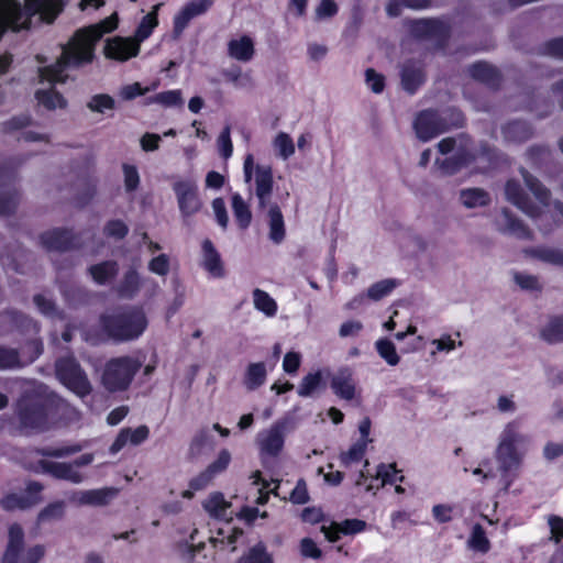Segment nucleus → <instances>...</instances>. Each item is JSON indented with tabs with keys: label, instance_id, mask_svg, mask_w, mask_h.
I'll use <instances>...</instances> for the list:
<instances>
[{
	"label": "nucleus",
	"instance_id": "obj_9",
	"mask_svg": "<svg viewBox=\"0 0 563 563\" xmlns=\"http://www.w3.org/2000/svg\"><path fill=\"white\" fill-rule=\"evenodd\" d=\"M55 368L60 383L77 396L85 397L92 391L87 374L74 357L58 360Z\"/></svg>",
	"mask_w": 563,
	"mask_h": 563
},
{
	"label": "nucleus",
	"instance_id": "obj_42",
	"mask_svg": "<svg viewBox=\"0 0 563 563\" xmlns=\"http://www.w3.org/2000/svg\"><path fill=\"white\" fill-rule=\"evenodd\" d=\"M369 442L372 439H361L354 443L347 452L341 454L342 464L349 466L351 463L358 462L364 456Z\"/></svg>",
	"mask_w": 563,
	"mask_h": 563
},
{
	"label": "nucleus",
	"instance_id": "obj_21",
	"mask_svg": "<svg viewBox=\"0 0 563 563\" xmlns=\"http://www.w3.org/2000/svg\"><path fill=\"white\" fill-rule=\"evenodd\" d=\"M255 53L254 43L247 35L240 38L231 40L228 43V54L231 58L239 62H249L253 58Z\"/></svg>",
	"mask_w": 563,
	"mask_h": 563
},
{
	"label": "nucleus",
	"instance_id": "obj_36",
	"mask_svg": "<svg viewBox=\"0 0 563 563\" xmlns=\"http://www.w3.org/2000/svg\"><path fill=\"white\" fill-rule=\"evenodd\" d=\"M232 209L239 225L242 229L247 228L252 220V213L249 205L239 194L232 196Z\"/></svg>",
	"mask_w": 563,
	"mask_h": 563
},
{
	"label": "nucleus",
	"instance_id": "obj_24",
	"mask_svg": "<svg viewBox=\"0 0 563 563\" xmlns=\"http://www.w3.org/2000/svg\"><path fill=\"white\" fill-rule=\"evenodd\" d=\"M423 79L424 76L420 65L416 63H408L404 66L401 71L404 89L412 93L422 84Z\"/></svg>",
	"mask_w": 563,
	"mask_h": 563
},
{
	"label": "nucleus",
	"instance_id": "obj_37",
	"mask_svg": "<svg viewBox=\"0 0 563 563\" xmlns=\"http://www.w3.org/2000/svg\"><path fill=\"white\" fill-rule=\"evenodd\" d=\"M140 288V277L134 269L128 271L120 284L118 285V292L121 297L131 298L136 294Z\"/></svg>",
	"mask_w": 563,
	"mask_h": 563
},
{
	"label": "nucleus",
	"instance_id": "obj_44",
	"mask_svg": "<svg viewBox=\"0 0 563 563\" xmlns=\"http://www.w3.org/2000/svg\"><path fill=\"white\" fill-rule=\"evenodd\" d=\"M24 362L21 361L18 350L0 346V369L21 367Z\"/></svg>",
	"mask_w": 563,
	"mask_h": 563
},
{
	"label": "nucleus",
	"instance_id": "obj_57",
	"mask_svg": "<svg viewBox=\"0 0 563 563\" xmlns=\"http://www.w3.org/2000/svg\"><path fill=\"white\" fill-rule=\"evenodd\" d=\"M128 227L121 220H112L104 227V233L114 239H123L128 234Z\"/></svg>",
	"mask_w": 563,
	"mask_h": 563
},
{
	"label": "nucleus",
	"instance_id": "obj_41",
	"mask_svg": "<svg viewBox=\"0 0 563 563\" xmlns=\"http://www.w3.org/2000/svg\"><path fill=\"white\" fill-rule=\"evenodd\" d=\"M376 350L382 358H384L388 365L396 366L400 357L397 354L395 344L388 339H380L376 342Z\"/></svg>",
	"mask_w": 563,
	"mask_h": 563
},
{
	"label": "nucleus",
	"instance_id": "obj_19",
	"mask_svg": "<svg viewBox=\"0 0 563 563\" xmlns=\"http://www.w3.org/2000/svg\"><path fill=\"white\" fill-rule=\"evenodd\" d=\"M498 224L500 231L518 239L530 240L532 238V232L507 209L501 211Z\"/></svg>",
	"mask_w": 563,
	"mask_h": 563
},
{
	"label": "nucleus",
	"instance_id": "obj_2",
	"mask_svg": "<svg viewBox=\"0 0 563 563\" xmlns=\"http://www.w3.org/2000/svg\"><path fill=\"white\" fill-rule=\"evenodd\" d=\"M59 11L60 0H0V37L7 29H27L34 14L49 23Z\"/></svg>",
	"mask_w": 563,
	"mask_h": 563
},
{
	"label": "nucleus",
	"instance_id": "obj_23",
	"mask_svg": "<svg viewBox=\"0 0 563 563\" xmlns=\"http://www.w3.org/2000/svg\"><path fill=\"white\" fill-rule=\"evenodd\" d=\"M203 267L213 276L222 277L224 274L223 265L219 253L216 251L210 240L202 243Z\"/></svg>",
	"mask_w": 563,
	"mask_h": 563
},
{
	"label": "nucleus",
	"instance_id": "obj_39",
	"mask_svg": "<svg viewBox=\"0 0 563 563\" xmlns=\"http://www.w3.org/2000/svg\"><path fill=\"white\" fill-rule=\"evenodd\" d=\"M541 336L549 343L563 342V317H555L542 329Z\"/></svg>",
	"mask_w": 563,
	"mask_h": 563
},
{
	"label": "nucleus",
	"instance_id": "obj_22",
	"mask_svg": "<svg viewBox=\"0 0 563 563\" xmlns=\"http://www.w3.org/2000/svg\"><path fill=\"white\" fill-rule=\"evenodd\" d=\"M526 256L539 260L543 263L563 267V250L551 246H538L526 249Z\"/></svg>",
	"mask_w": 563,
	"mask_h": 563
},
{
	"label": "nucleus",
	"instance_id": "obj_56",
	"mask_svg": "<svg viewBox=\"0 0 563 563\" xmlns=\"http://www.w3.org/2000/svg\"><path fill=\"white\" fill-rule=\"evenodd\" d=\"M81 450L80 445L63 446L58 449H42L38 453L43 456L65 457L78 453Z\"/></svg>",
	"mask_w": 563,
	"mask_h": 563
},
{
	"label": "nucleus",
	"instance_id": "obj_49",
	"mask_svg": "<svg viewBox=\"0 0 563 563\" xmlns=\"http://www.w3.org/2000/svg\"><path fill=\"white\" fill-rule=\"evenodd\" d=\"M19 194L15 190L0 191V216L13 213L19 205Z\"/></svg>",
	"mask_w": 563,
	"mask_h": 563
},
{
	"label": "nucleus",
	"instance_id": "obj_50",
	"mask_svg": "<svg viewBox=\"0 0 563 563\" xmlns=\"http://www.w3.org/2000/svg\"><path fill=\"white\" fill-rule=\"evenodd\" d=\"M152 101L161 103L165 107H181L184 103L180 90H168L159 92L153 97Z\"/></svg>",
	"mask_w": 563,
	"mask_h": 563
},
{
	"label": "nucleus",
	"instance_id": "obj_17",
	"mask_svg": "<svg viewBox=\"0 0 563 563\" xmlns=\"http://www.w3.org/2000/svg\"><path fill=\"white\" fill-rule=\"evenodd\" d=\"M331 388L340 398L352 400L356 394L352 369L349 367L338 369V372L331 376Z\"/></svg>",
	"mask_w": 563,
	"mask_h": 563
},
{
	"label": "nucleus",
	"instance_id": "obj_14",
	"mask_svg": "<svg viewBox=\"0 0 563 563\" xmlns=\"http://www.w3.org/2000/svg\"><path fill=\"white\" fill-rule=\"evenodd\" d=\"M118 493L114 487L74 492L69 496V501L77 506L101 507L114 499Z\"/></svg>",
	"mask_w": 563,
	"mask_h": 563
},
{
	"label": "nucleus",
	"instance_id": "obj_27",
	"mask_svg": "<svg viewBox=\"0 0 563 563\" xmlns=\"http://www.w3.org/2000/svg\"><path fill=\"white\" fill-rule=\"evenodd\" d=\"M468 73L472 78L489 86H496L499 81L498 71L487 63H476L472 65Z\"/></svg>",
	"mask_w": 563,
	"mask_h": 563
},
{
	"label": "nucleus",
	"instance_id": "obj_5",
	"mask_svg": "<svg viewBox=\"0 0 563 563\" xmlns=\"http://www.w3.org/2000/svg\"><path fill=\"white\" fill-rule=\"evenodd\" d=\"M102 330L114 341H132L137 339L147 327L143 309L124 307L104 313L100 318Z\"/></svg>",
	"mask_w": 563,
	"mask_h": 563
},
{
	"label": "nucleus",
	"instance_id": "obj_25",
	"mask_svg": "<svg viewBox=\"0 0 563 563\" xmlns=\"http://www.w3.org/2000/svg\"><path fill=\"white\" fill-rule=\"evenodd\" d=\"M231 504L227 501L221 493L211 494L203 503V508L213 518L228 519V509Z\"/></svg>",
	"mask_w": 563,
	"mask_h": 563
},
{
	"label": "nucleus",
	"instance_id": "obj_16",
	"mask_svg": "<svg viewBox=\"0 0 563 563\" xmlns=\"http://www.w3.org/2000/svg\"><path fill=\"white\" fill-rule=\"evenodd\" d=\"M38 465L44 473L51 474L57 479L68 481L73 484H80L85 478L78 470L74 468L71 463L42 460L38 462Z\"/></svg>",
	"mask_w": 563,
	"mask_h": 563
},
{
	"label": "nucleus",
	"instance_id": "obj_4",
	"mask_svg": "<svg viewBox=\"0 0 563 563\" xmlns=\"http://www.w3.org/2000/svg\"><path fill=\"white\" fill-rule=\"evenodd\" d=\"M529 442V435L521 432L520 423L517 420L510 421L504 427L495 450L498 471L503 477H507L511 472L520 468Z\"/></svg>",
	"mask_w": 563,
	"mask_h": 563
},
{
	"label": "nucleus",
	"instance_id": "obj_64",
	"mask_svg": "<svg viewBox=\"0 0 563 563\" xmlns=\"http://www.w3.org/2000/svg\"><path fill=\"white\" fill-rule=\"evenodd\" d=\"M34 303L40 309V311L46 316L54 317L57 314L55 303L43 295H36L34 297Z\"/></svg>",
	"mask_w": 563,
	"mask_h": 563
},
{
	"label": "nucleus",
	"instance_id": "obj_43",
	"mask_svg": "<svg viewBox=\"0 0 563 563\" xmlns=\"http://www.w3.org/2000/svg\"><path fill=\"white\" fill-rule=\"evenodd\" d=\"M397 286V282L394 279H384L372 285L366 292L368 299L378 301Z\"/></svg>",
	"mask_w": 563,
	"mask_h": 563
},
{
	"label": "nucleus",
	"instance_id": "obj_3",
	"mask_svg": "<svg viewBox=\"0 0 563 563\" xmlns=\"http://www.w3.org/2000/svg\"><path fill=\"white\" fill-rule=\"evenodd\" d=\"M526 187L531 191L536 201L526 194L521 184L516 179H509L505 185L507 201L531 218H538L550 206V190L525 168H520Z\"/></svg>",
	"mask_w": 563,
	"mask_h": 563
},
{
	"label": "nucleus",
	"instance_id": "obj_7",
	"mask_svg": "<svg viewBox=\"0 0 563 563\" xmlns=\"http://www.w3.org/2000/svg\"><path fill=\"white\" fill-rule=\"evenodd\" d=\"M142 364L132 356H119L109 360L101 374V385L109 393L123 391L129 388Z\"/></svg>",
	"mask_w": 563,
	"mask_h": 563
},
{
	"label": "nucleus",
	"instance_id": "obj_26",
	"mask_svg": "<svg viewBox=\"0 0 563 563\" xmlns=\"http://www.w3.org/2000/svg\"><path fill=\"white\" fill-rule=\"evenodd\" d=\"M119 272L118 263L107 261L89 267V273L93 280L100 285L112 280Z\"/></svg>",
	"mask_w": 563,
	"mask_h": 563
},
{
	"label": "nucleus",
	"instance_id": "obj_35",
	"mask_svg": "<svg viewBox=\"0 0 563 563\" xmlns=\"http://www.w3.org/2000/svg\"><path fill=\"white\" fill-rule=\"evenodd\" d=\"M467 545L471 550L487 553L490 549V542L486 537V532L481 525H475L472 529L471 536L467 540Z\"/></svg>",
	"mask_w": 563,
	"mask_h": 563
},
{
	"label": "nucleus",
	"instance_id": "obj_12",
	"mask_svg": "<svg viewBox=\"0 0 563 563\" xmlns=\"http://www.w3.org/2000/svg\"><path fill=\"white\" fill-rule=\"evenodd\" d=\"M179 210L184 217L197 213L202 202L198 196V188L192 180H177L173 185Z\"/></svg>",
	"mask_w": 563,
	"mask_h": 563
},
{
	"label": "nucleus",
	"instance_id": "obj_11",
	"mask_svg": "<svg viewBox=\"0 0 563 563\" xmlns=\"http://www.w3.org/2000/svg\"><path fill=\"white\" fill-rule=\"evenodd\" d=\"M415 130L419 140L427 142L449 129L445 118L432 110L419 113L415 121Z\"/></svg>",
	"mask_w": 563,
	"mask_h": 563
},
{
	"label": "nucleus",
	"instance_id": "obj_29",
	"mask_svg": "<svg viewBox=\"0 0 563 563\" xmlns=\"http://www.w3.org/2000/svg\"><path fill=\"white\" fill-rule=\"evenodd\" d=\"M460 200L466 208H478L487 206L490 198L484 189L468 188L460 192Z\"/></svg>",
	"mask_w": 563,
	"mask_h": 563
},
{
	"label": "nucleus",
	"instance_id": "obj_48",
	"mask_svg": "<svg viewBox=\"0 0 563 563\" xmlns=\"http://www.w3.org/2000/svg\"><path fill=\"white\" fill-rule=\"evenodd\" d=\"M440 24L433 20H419L415 21L411 26V32L417 37H430L439 31Z\"/></svg>",
	"mask_w": 563,
	"mask_h": 563
},
{
	"label": "nucleus",
	"instance_id": "obj_38",
	"mask_svg": "<svg viewBox=\"0 0 563 563\" xmlns=\"http://www.w3.org/2000/svg\"><path fill=\"white\" fill-rule=\"evenodd\" d=\"M41 500L40 497L31 498L11 494L1 499L0 505L4 510L12 511L15 509H26L36 505Z\"/></svg>",
	"mask_w": 563,
	"mask_h": 563
},
{
	"label": "nucleus",
	"instance_id": "obj_31",
	"mask_svg": "<svg viewBox=\"0 0 563 563\" xmlns=\"http://www.w3.org/2000/svg\"><path fill=\"white\" fill-rule=\"evenodd\" d=\"M266 379V367L264 363H252L247 366L244 377V385L249 390L262 386Z\"/></svg>",
	"mask_w": 563,
	"mask_h": 563
},
{
	"label": "nucleus",
	"instance_id": "obj_53",
	"mask_svg": "<svg viewBox=\"0 0 563 563\" xmlns=\"http://www.w3.org/2000/svg\"><path fill=\"white\" fill-rule=\"evenodd\" d=\"M289 500L296 505H302L309 501L307 484L303 479H299L290 493Z\"/></svg>",
	"mask_w": 563,
	"mask_h": 563
},
{
	"label": "nucleus",
	"instance_id": "obj_34",
	"mask_svg": "<svg viewBox=\"0 0 563 563\" xmlns=\"http://www.w3.org/2000/svg\"><path fill=\"white\" fill-rule=\"evenodd\" d=\"M253 303L254 307L266 317H274L276 314V301L262 289L256 288L253 290Z\"/></svg>",
	"mask_w": 563,
	"mask_h": 563
},
{
	"label": "nucleus",
	"instance_id": "obj_28",
	"mask_svg": "<svg viewBox=\"0 0 563 563\" xmlns=\"http://www.w3.org/2000/svg\"><path fill=\"white\" fill-rule=\"evenodd\" d=\"M42 245L48 251H63L69 244V233L67 231L54 230L41 235Z\"/></svg>",
	"mask_w": 563,
	"mask_h": 563
},
{
	"label": "nucleus",
	"instance_id": "obj_20",
	"mask_svg": "<svg viewBox=\"0 0 563 563\" xmlns=\"http://www.w3.org/2000/svg\"><path fill=\"white\" fill-rule=\"evenodd\" d=\"M148 433L150 430L146 426H140L134 430L130 428L122 429L112 443L110 450L115 453L128 443L137 445L147 439Z\"/></svg>",
	"mask_w": 563,
	"mask_h": 563
},
{
	"label": "nucleus",
	"instance_id": "obj_46",
	"mask_svg": "<svg viewBox=\"0 0 563 563\" xmlns=\"http://www.w3.org/2000/svg\"><path fill=\"white\" fill-rule=\"evenodd\" d=\"M505 136L511 141L521 142L532 134L531 129L525 122H514L504 130Z\"/></svg>",
	"mask_w": 563,
	"mask_h": 563
},
{
	"label": "nucleus",
	"instance_id": "obj_61",
	"mask_svg": "<svg viewBox=\"0 0 563 563\" xmlns=\"http://www.w3.org/2000/svg\"><path fill=\"white\" fill-rule=\"evenodd\" d=\"M514 279L517 285H519L522 289H539L540 285L538 278L533 275L525 274V273H515Z\"/></svg>",
	"mask_w": 563,
	"mask_h": 563
},
{
	"label": "nucleus",
	"instance_id": "obj_51",
	"mask_svg": "<svg viewBox=\"0 0 563 563\" xmlns=\"http://www.w3.org/2000/svg\"><path fill=\"white\" fill-rule=\"evenodd\" d=\"M87 107L93 112L103 113L114 108V100L109 95H96L89 100Z\"/></svg>",
	"mask_w": 563,
	"mask_h": 563
},
{
	"label": "nucleus",
	"instance_id": "obj_47",
	"mask_svg": "<svg viewBox=\"0 0 563 563\" xmlns=\"http://www.w3.org/2000/svg\"><path fill=\"white\" fill-rule=\"evenodd\" d=\"M273 144L275 150L278 152V155L284 159H287L295 153L294 142L285 132H279L274 139Z\"/></svg>",
	"mask_w": 563,
	"mask_h": 563
},
{
	"label": "nucleus",
	"instance_id": "obj_32",
	"mask_svg": "<svg viewBox=\"0 0 563 563\" xmlns=\"http://www.w3.org/2000/svg\"><path fill=\"white\" fill-rule=\"evenodd\" d=\"M159 7L161 4L154 5L152 11L143 16L133 36V40L137 41L139 45L151 35L153 29L157 25V11Z\"/></svg>",
	"mask_w": 563,
	"mask_h": 563
},
{
	"label": "nucleus",
	"instance_id": "obj_54",
	"mask_svg": "<svg viewBox=\"0 0 563 563\" xmlns=\"http://www.w3.org/2000/svg\"><path fill=\"white\" fill-rule=\"evenodd\" d=\"M124 187L128 191H134L140 184V176L136 167L132 165H123Z\"/></svg>",
	"mask_w": 563,
	"mask_h": 563
},
{
	"label": "nucleus",
	"instance_id": "obj_30",
	"mask_svg": "<svg viewBox=\"0 0 563 563\" xmlns=\"http://www.w3.org/2000/svg\"><path fill=\"white\" fill-rule=\"evenodd\" d=\"M35 97L38 103L47 110L64 109L67 106L66 99L53 88L37 90Z\"/></svg>",
	"mask_w": 563,
	"mask_h": 563
},
{
	"label": "nucleus",
	"instance_id": "obj_59",
	"mask_svg": "<svg viewBox=\"0 0 563 563\" xmlns=\"http://www.w3.org/2000/svg\"><path fill=\"white\" fill-rule=\"evenodd\" d=\"M300 552L305 558L320 559L322 556L321 550L317 547L316 542L310 538H303L300 542Z\"/></svg>",
	"mask_w": 563,
	"mask_h": 563
},
{
	"label": "nucleus",
	"instance_id": "obj_33",
	"mask_svg": "<svg viewBox=\"0 0 563 563\" xmlns=\"http://www.w3.org/2000/svg\"><path fill=\"white\" fill-rule=\"evenodd\" d=\"M236 563H274V559L265 544L260 542L244 553Z\"/></svg>",
	"mask_w": 563,
	"mask_h": 563
},
{
	"label": "nucleus",
	"instance_id": "obj_60",
	"mask_svg": "<svg viewBox=\"0 0 563 563\" xmlns=\"http://www.w3.org/2000/svg\"><path fill=\"white\" fill-rule=\"evenodd\" d=\"M231 461V454L228 450H221L217 460L211 463L207 468L214 475L227 470L229 463Z\"/></svg>",
	"mask_w": 563,
	"mask_h": 563
},
{
	"label": "nucleus",
	"instance_id": "obj_62",
	"mask_svg": "<svg viewBox=\"0 0 563 563\" xmlns=\"http://www.w3.org/2000/svg\"><path fill=\"white\" fill-rule=\"evenodd\" d=\"M212 209H213V212H214L218 223L223 229H227L228 223H229V217L227 213L224 200L222 198H216L212 201Z\"/></svg>",
	"mask_w": 563,
	"mask_h": 563
},
{
	"label": "nucleus",
	"instance_id": "obj_6",
	"mask_svg": "<svg viewBox=\"0 0 563 563\" xmlns=\"http://www.w3.org/2000/svg\"><path fill=\"white\" fill-rule=\"evenodd\" d=\"M255 195L258 199V208L267 211V223L269 227V239L279 244L286 235L284 217L280 208L276 203H271L273 194V170L271 166L257 165L255 167Z\"/></svg>",
	"mask_w": 563,
	"mask_h": 563
},
{
	"label": "nucleus",
	"instance_id": "obj_10",
	"mask_svg": "<svg viewBox=\"0 0 563 563\" xmlns=\"http://www.w3.org/2000/svg\"><path fill=\"white\" fill-rule=\"evenodd\" d=\"M49 407L41 401L31 399L19 404V418L23 427L34 431H45L49 427Z\"/></svg>",
	"mask_w": 563,
	"mask_h": 563
},
{
	"label": "nucleus",
	"instance_id": "obj_1",
	"mask_svg": "<svg viewBox=\"0 0 563 563\" xmlns=\"http://www.w3.org/2000/svg\"><path fill=\"white\" fill-rule=\"evenodd\" d=\"M118 15L114 13L97 24L75 32L67 44L62 46V54L57 60L48 66L38 68L40 82H64L67 78V68H77L91 63L96 43L103 34L115 30Z\"/></svg>",
	"mask_w": 563,
	"mask_h": 563
},
{
	"label": "nucleus",
	"instance_id": "obj_8",
	"mask_svg": "<svg viewBox=\"0 0 563 563\" xmlns=\"http://www.w3.org/2000/svg\"><path fill=\"white\" fill-rule=\"evenodd\" d=\"M45 553L43 544H35L25 550L23 528L13 523L8 529V540L0 563H38Z\"/></svg>",
	"mask_w": 563,
	"mask_h": 563
},
{
	"label": "nucleus",
	"instance_id": "obj_58",
	"mask_svg": "<svg viewBox=\"0 0 563 563\" xmlns=\"http://www.w3.org/2000/svg\"><path fill=\"white\" fill-rule=\"evenodd\" d=\"M148 268L151 272L157 275L165 276L169 271V261L167 255L161 254L151 260L148 263Z\"/></svg>",
	"mask_w": 563,
	"mask_h": 563
},
{
	"label": "nucleus",
	"instance_id": "obj_13",
	"mask_svg": "<svg viewBox=\"0 0 563 563\" xmlns=\"http://www.w3.org/2000/svg\"><path fill=\"white\" fill-rule=\"evenodd\" d=\"M287 422L277 421L258 435V445L263 454L277 456L284 446Z\"/></svg>",
	"mask_w": 563,
	"mask_h": 563
},
{
	"label": "nucleus",
	"instance_id": "obj_52",
	"mask_svg": "<svg viewBox=\"0 0 563 563\" xmlns=\"http://www.w3.org/2000/svg\"><path fill=\"white\" fill-rule=\"evenodd\" d=\"M230 133V125H225L217 140L219 153L223 158H229L232 155L233 146Z\"/></svg>",
	"mask_w": 563,
	"mask_h": 563
},
{
	"label": "nucleus",
	"instance_id": "obj_63",
	"mask_svg": "<svg viewBox=\"0 0 563 563\" xmlns=\"http://www.w3.org/2000/svg\"><path fill=\"white\" fill-rule=\"evenodd\" d=\"M398 471L396 470V464H380L377 467L376 477L382 478L383 485L385 484H391L396 481V474Z\"/></svg>",
	"mask_w": 563,
	"mask_h": 563
},
{
	"label": "nucleus",
	"instance_id": "obj_18",
	"mask_svg": "<svg viewBox=\"0 0 563 563\" xmlns=\"http://www.w3.org/2000/svg\"><path fill=\"white\" fill-rule=\"evenodd\" d=\"M212 3L213 0H192L189 3H187L175 16V32L181 33L191 19L207 12V10L212 5Z\"/></svg>",
	"mask_w": 563,
	"mask_h": 563
},
{
	"label": "nucleus",
	"instance_id": "obj_40",
	"mask_svg": "<svg viewBox=\"0 0 563 563\" xmlns=\"http://www.w3.org/2000/svg\"><path fill=\"white\" fill-rule=\"evenodd\" d=\"M65 501L63 500L48 504L40 511L37 521L43 523L62 519L65 514Z\"/></svg>",
	"mask_w": 563,
	"mask_h": 563
},
{
	"label": "nucleus",
	"instance_id": "obj_45",
	"mask_svg": "<svg viewBox=\"0 0 563 563\" xmlns=\"http://www.w3.org/2000/svg\"><path fill=\"white\" fill-rule=\"evenodd\" d=\"M321 382L322 376L320 372L306 375L298 387V395L301 397H309L313 395L321 385Z\"/></svg>",
	"mask_w": 563,
	"mask_h": 563
},
{
	"label": "nucleus",
	"instance_id": "obj_15",
	"mask_svg": "<svg viewBox=\"0 0 563 563\" xmlns=\"http://www.w3.org/2000/svg\"><path fill=\"white\" fill-rule=\"evenodd\" d=\"M140 52V45L133 37L115 36L107 41L104 54L108 58L125 62L135 57Z\"/></svg>",
	"mask_w": 563,
	"mask_h": 563
},
{
	"label": "nucleus",
	"instance_id": "obj_55",
	"mask_svg": "<svg viewBox=\"0 0 563 563\" xmlns=\"http://www.w3.org/2000/svg\"><path fill=\"white\" fill-rule=\"evenodd\" d=\"M338 12V5L334 0H321L319 5L316 8V19L324 20L332 18Z\"/></svg>",
	"mask_w": 563,
	"mask_h": 563
}]
</instances>
